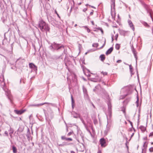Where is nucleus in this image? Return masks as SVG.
I'll return each mask as SVG.
<instances>
[{"instance_id":"obj_13","label":"nucleus","mask_w":153,"mask_h":153,"mask_svg":"<svg viewBox=\"0 0 153 153\" xmlns=\"http://www.w3.org/2000/svg\"><path fill=\"white\" fill-rule=\"evenodd\" d=\"M113 49V47H111L106 52L105 54L106 55H108L109 54L111 53L112 52Z\"/></svg>"},{"instance_id":"obj_3","label":"nucleus","mask_w":153,"mask_h":153,"mask_svg":"<svg viewBox=\"0 0 153 153\" xmlns=\"http://www.w3.org/2000/svg\"><path fill=\"white\" fill-rule=\"evenodd\" d=\"M109 117L110 118L111 117V114L110 112L109 113ZM107 124L106 126V130L108 131L109 130L110 127H111V120L108 118V116H107Z\"/></svg>"},{"instance_id":"obj_10","label":"nucleus","mask_w":153,"mask_h":153,"mask_svg":"<svg viewBox=\"0 0 153 153\" xmlns=\"http://www.w3.org/2000/svg\"><path fill=\"white\" fill-rule=\"evenodd\" d=\"M45 104H51V103H48V102H44L43 103H40L39 104H32V105H30V106H36V107H39L41 105H43Z\"/></svg>"},{"instance_id":"obj_29","label":"nucleus","mask_w":153,"mask_h":153,"mask_svg":"<svg viewBox=\"0 0 153 153\" xmlns=\"http://www.w3.org/2000/svg\"><path fill=\"white\" fill-rule=\"evenodd\" d=\"M138 102H139V99H138V97H137V100L136 102V106H137V107H138L139 106Z\"/></svg>"},{"instance_id":"obj_7","label":"nucleus","mask_w":153,"mask_h":153,"mask_svg":"<svg viewBox=\"0 0 153 153\" xmlns=\"http://www.w3.org/2000/svg\"><path fill=\"white\" fill-rule=\"evenodd\" d=\"M111 14L112 16V13L114 12L115 10V0H111Z\"/></svg>"},{"instance_id":"obj_40","label":"nucleus","mask_w":153,"mask_h":153,"mask_svg":"<svg viewBox=\"0 0 153 153\" xmlns=\"http://www.w3.org/2000/svg\"><path fill=\"white\" fill-rule=\"evenodd\" d=\"M4 133L7 135V136H8V133L7 131H5L4 132Z\"/></svg>"},{"instance_id":"obj_30","label":"nucleus","mask_w":153,"mask_h":153,"mask_svg":"<svg viewBox=\"0 0 153 153\" xmlns=\"http://www.w3.org/2000/svg\"><path fill=\"white\" fill-rule=\"evenodd\" d=\"M108 108L109 110L110 111V110L111 109V104L110 103H108Z\"/></svg>"},{"instance_id":"obj_57","label":"nucleus","mask_w":153,"mask_h":153,"mask_svg":"<svg viewBox=\"0 0 153 153\" xmlns=\"http://www.w3.org/2000/svg\"><path fill=\"white\" fill-rule=\"evenodd\" d=\"M146 143V142H145V143H144V145H143V146H144V145H145V144Z\"/></svg>"},{"instance_id":"obj_49","label":"nucleus","mask_w":153,"mask_h":153,"mask_svg":"<svg viewBox=\"0 0 153 153\" xmlns=\"http://www.w3.org/2000/svg\"><path fill=\"white\" fill-rule=\"evenodd\" d=\"M91 23H92V24L93 25H94V23L93 21H92V22H91Z\"/></svg>"},{"instance_id":"obj_15","label":"nucleus","mask_w":153,"mask_h":153,"mask_svg":"<svg viewBox=\"0 0 153 153\" xmlns=\"http://www.w3.org/2000/svg\"><path fill=\"white\" fill-rule=\"evenodd\" d=\"M82 89L84 95L86 96H87V92L86 88L84 87V86H83Z\"/></svg>"},{"instance_id":"obj_51","label":"nucleus","mask_w":153,"mask_h":153,"mask_svg":"<svg viewBox=\"0 0 153 153\" xmlns=\"http://www.w3.org/2000/svg\"><path fill=\"white\" fill-rule=\"evenodd\" d=\"M91 7L92 8H95L94 6H91Z\"/></svg>"},{"instance_id":"obj_52","label":"nucleus","mask_w":153,"mask_h":153,"mask_svg":"<svg viewBox=\"0 0 153 153\" xmlns=\"http://www.w3.org/2000/svg\"><path fill=\"white\" fill-rule=\"evenodd\" d=\"M81 4V2H80V3H79L78 4V5H80Z\"/></svg>"},{"instance_id":"obj_1","label":"nucleus","mask_w":153,"mask_h":153,"mask_svg":"<svg viewBox=\"0 0 153 153\" xmlns=\"http://www.w3.org/2000/svg\"><path fill=\"white\" fill-rule=\"evenodd\" d=\"M38 26L42 31H45L47 33L50 31V28L48 25L43 20L39 21Z\"/></svg>"},{"instance_id":"obj_14","label":"nucleus","mask_w":153,"mask_h":153,"mask_svg":"<svg viewBox=\"0 0 153 153\" xmlns=\"http://www.w3.org/2000/svg\"><path fill=\"white\" fill-rule=\"evenodd\" d=\"M14 112L17 114L18 115H20L22 114L24 112V111L22 110H14Z\"/></svg>"},{"instance_id":"obj_9","label":"nucleus","mask_w":153,"mask_h":153,"mask_svg":"<svg viewBox=\"0 0 153 153\" xmlns=\"http://www.w3.org/2000/svg\"><path fill=\"white\" fill-rule=\"evenodd\" d=\"M131 50L134 54V57L136 59V61H137V53L133 46L131 47Z\"/></svg>"},{"instance_id":"obj_36","label":"nucleus","mask_w":153,"mask_h":153,"mask_svg":"<svg viewBox=\"0 0 153 153\" xmlns=\"http://www.w3.org/2000/svg\"><path fill=\"white\" fill-rule=\"evenodd\" d=\"M81 120L82 123H83V124L84 125H85V123L84 120L82 119L81 118Z\"/></svg>"},{"instance_id":"obj_45","label":"nucleus","mask_w":153,"mask_h":153,"mask_svg":"<svg viewBox=\"0 0 153 153\" xmlns=\"http://www.w3.org/2000/svg\"><path fill=\"white\" fill-rule=\"evenodd\" d=\"M97 153H101V151L100 150H99L97 152Z\"/></svg>"},{"instance_id":"obj_25","label":"nucleus","mask_w":153,"mask_h":153,"mask_svg":"<svg viewBox=\"0 0 153 153\" xmlns=\"http://www.w3.org/2000/svg\"><path fill=\"white\" fill-rule=\"evenodd\" d=\"M83 27H84L85 29L87 30V32L89 33L90 32V30L86 26H83Z\"/></svg>"},{"instance_id":"obj_46","label":"nucleus","mask_w":153,"mask_h":153,"mask_svg":"<svg viewBox=\"0 0 153 153\" xmlns=\"http://www.w3.org/2000/svg\"><path fill=\"white\" fill-rule=\"evenodd\" d=\"M102 28L100 27H98L97 28V29L99 30H100V29H101Z\"/></svg>"},{"instance_id":"obj_48","label":"nucleus","mask_w":153,"mask_h":153,"mask_svg":"<svg viewBox=\"0 0 153 153\" xmlns=\"http://www.w3.org/2000/svg\"><path fill=\"white\" fill-rule=\"evenodd\" d=\"M71 153H75V152L74 151H71Z\"/></svg>"},{"instance_id":"obj_24","label":"nucleus","mask_w":153,"mask_h":153,"mask_svg":"<svg viewBox=\"0 0 153 153\" xmlns=\"http://www.w3.org/2000/svg\"><path fill=\"white\" fill-rule=\"evenodd\" d=\"M115 48L117 50H118L120 48V45L118 44H116L115 45Z\"/></svg>"},{"instance_id":"obj_63","label":"nucleus","mask_w":153,"mask_h":153,"mask_svg":"<svg viewBox=\"0 0 153 153\" xmlns=\"http://www.w3.org/2000/svg\"><path fill=\"white\" fill-rule=\"evenodd\" d=\"M62 1V0H61V1Z\"/></svg>"},{"instance_id":"obj_28","label":"nucleus","mask_w":153,"mask_h":153,"mask_svg":"<svg viewBox=\"0 0 153 153\" xmlns=\"http://www.w3.org/2000/svg\"><path fill=\"white\" fill-rule=\"evenodd\" d=\"M98 45V44L97 43H94L92 45V46L94 47L97 48Z\"/></svg>"},{"instance_id":"obj_21","label":"nucleus","mask_w":153,"mask_h":153,"mask_svg":"<svg viewBox=\"0 0 153 153\" xmlns=\"http://www.w3.org/2000/svg\"><path fill=\"white\" fill-rule=\"evenodd\" d=\"M100 58L101 60L103 61L105 59V56L104 55H101L100 56Z\"/></svg>"},{"instance_id":"obj_50","label":"nucleus","mask_w":153,"mask_h":153,"mask_svg":"<svg viewBox=\"0 0 153 153\" xmlns=\"http://www.w3.org/2000/svg\"><path fill=\"white\" fill-rule=\"evenodd\" d=\"M152 34L153 35V27H152Z\"/></svg>"},{"instance_id":"obj_6","label":"nucleus","mask_w":153,"mask_h":153,"mask_svg":"<svg viewBox=\"0 0 153 153\" xmlns=\"http://www.w3.org/2000/svg\"><path fill=\"white\" fill-rule=\"evenodd\" d=\"M4 79L3 74L0 73V84L2 86H5Z\"/></svg>"},{"instance_id":"obj_60","label":"nucleus","mask_w":153,"mask_h":153,"mask_svg":"<svg viewBox=\"0 0 153 153\" xmlns=\"http://www.w3.org/2000/svg\"><path fill=\"white\" fill-rule=\"evenodd\" d=\"M27 138H28V139H29V138H30V137H28Z\"/></svg>"},{"instance_id":"obj_32","label":"nucleus","mask_w":153,"mask_h":153,"mask_svg":"<svg viewBox=\"0 0 153 153\" xmlns=\"http://www.w3.org/2000/svg\"><path fill=\"white\" fill-rule=\"evenodd\" d=\"M149 151L150 152H153V147H151L149 149Z\"/></svg>"},{"instance_id":"obj_39","label":"nucleus","mask_w":153,"mask_h":153,"mask_svg":"<svg viewBox=\"0 0 153 153\" xmlns=\"http://www.w3.org/2000/svg\"><path fill=\"white\" fill-rule=\"evenodd\" d=\"M111 39H112V41L113 42L114 40V35H111Z\"/></svg>"},{"instance_id":"obj_44","label":"nucleus","mask_w":153,"mask_h":153,"mask_svg":"<svg viewBox=\"0 0 153 153\" xmlns=\"http://www.w3.org/2000/svg\"><path fill=\"white\" fill-rule=\"evenodd\" d=\"M93 14V11H92V12H91L90 13V15H92Z\"/></svg>"},{"instance_id":"obj_53","label":"nucleus","mask_w":153,"mask_h":153,"mask_svg":"<svg viewBox=\"0 0 153 153\" xmlns=\"http://www.w3.org/2000/svg\"><path fill=\"white\" fill-rule=\"evenodd\" d=\"M77 26V25L76 24H75V25H74V26L75 27H76Z\"/></svg>"},{"instance_id":"obj_34","label":"nucleus","mask_w":153,"mask_h":153,"mask_svg":"<svg viewBox=\"0 0 153 153\" xmlns=\"http://www.w3.org/2000/svg\"><path fill=\"white\" fill-rule=\"evenodd\" d=\"M118 37V34H116V35L115 36V39L116 40H117Z\"/></svg>"},{"instance_id":"obj_37","label":"nucleus","mask_w":153,"mask_h":153,"mask_svg":"<svg viewBox=\"0 0 153 153\" xmlns=\"http://www.w3.org/2000/svg\"><path fill=\"white\" fill-rule=\"evenodd\" d=\"M134 131H134V132L132 133V134H131V138L133 136V135H134Z\"/></svg>"},{"instance_id":"obj_47","label":"nucleus","mask_w":153,"mask_h":153,"mask_svg":"<svg viewBox=\"0 0 153 153\" xmlns=\"http://www.w3.org/2000/svg\"><path fill=\"white\" fill-rule=\"evenodd\" d=\"M105 41L104 44L102 46L101 48H102L103 47V46H105Z\"/></svg>"},{"instance_id":"obj_19","label":"nucleus","mask_w":153,"mask_h":153,"mask_svg":"<svg viewBox=\"0 0 153 153\" xmlns=\"http://www.w3.org/2000/svg\"><path fill=\"white\" fill-rule=\"evenodd\" d=\"M12 149L13 153H17V149L16 148L15 146H12Z\"/></svg>"},{"instance_id":"obj_35","label":"nucleus","mask_w":153,"mask_h":153,"mask_svg":"<svg viewBox=\"0 0 153 153\" xmlns=\"http://www.w3.org/2000/svg\"><path fill=\"white\" fill-rule=\"evenodd\" d=\"M153 136V132H152L150 133V134H149V137H152Z\"/></svg>"},{"instance_id":"obj_58","label":"nucleus","mask_w":153,"mask_h":153,"mask_svg":"<svg viewBox=\"0 0 153 153\" xmlns=\"http://www.w3.org/2000/svg\"><path fill=\"white\" fill-rule=\"evenodd\" d=\"M92 105H93V106L94 107H95V106H94V105L93 104H92Z\"/></svg>"},{"instance_id":"obj_54","label":"nucleus","mask_w":153,"mask_h":153,"mask_svg":"<svg viewBox=\"0 0 153 153\" xmlns=\"http://www.w3.org/2000/svg\"><path fill=\"white\" fill-rule=\"evenodd\" d=\"M151 144L152 145H153V142H151Z\"/></svg>"},{"instance_id":"obj_26","label":"nucleus","mask_w":153,"mask_h":153,"mask_svg":"<svg viewBox=\"0 0 153 153\" xmlns=\"http://www.w3.org/2000/svg\"><path fill=\"white\" fill-rule=\"evenodd\" d=\"M74 134V132H73V131H71V132H69V133H68L67 134V136H70L72 135V134Z\"/></svg>"},{"instance_id":"obj_8","label":"nucleus","mask_w":153,"mask_h":153,"mask_svg":"<svg viewBox=\"0 0 153 153\" xmlns=\"http://www.w3.org/2000/svg\"><path fill=\"white\" fill-rule=\"evenodd\" d=\"M128 22L129 27L132 29V30L134 31L135 30V28L134 26L132 23V22L129 19L128 20Z\"/></svg>"},{"instance_id":"obj_17","label":"nucleus","mask_w":153,"mask_h":153,"mask_svg":"<svg viewBox=\"0 0 153 153\" xmlns=\"http://www.w3.org/2000/svg\"><path fill=\"white\" fill-rule=\"evenodd\" d=\"M73 116L74 118H77L79 117V114L76 113L75 112H73L72 113Z\"/></svg>"},{"instance_id":"obj_11","label":"nucleus","mask_w":153,"mask_h":153,"mask_svg":"<svg viewBox=\"0 0 153 153\" xmlns=\"http://www.w3.org/2000/svg\"><path fill=\"white\" fill-rule=\"evenodd\" d=\"M29 67L32 69H33L34 70L37 71V67L36 65H34L33 63H30L29 65Z\"/></svg>"},{"instance_id":"obj_4","label":"nucleus","mask_w":153,"mask_h":153,"mask_svg":"<svg viewBox=\"0 0 153 153\" xmlns=\"http://www.w3.org/2000/svg\"><path fill=\"white\" fill-rule=\"evenodd\" d=\"M53 45L54 46V50H58L61 48H64V46L60 44H56L55 42L53 43Z\"/></svg>"},{"instance_id":"obj_20","label":"nucleus","mask_w":153,"mask_h":153,"mask_svg":"<svg viewBox=\"0 0 153 153\" xmlns=\"http://www.w3.org/2000/svg\"><path fill=\"white\" fill-rule=\"evenodd\" d=\"M129 69L131 73V75L132 76V75L133 74V69L131 65H129Z\"/></svg>"},{"instance_id":"obj_43","label":"nucleus","mask_w":153,"mask_h":153,"mask_svg":"<svg viewBox=\"0 0 153 153\" xmlns=\"http://www.w3.org/2000/svg\"><path fill=\"white\" fill-rule=\"evenodd\" d=\"M130 124H131V126L132 127H133V125H132V122H131V121H129Z\"/></svg>"},{"instance_id":"obj_42","label":"nucleus","mask_w":153,"mask_h":153,"mask_svg":"<svg viewBox=\"0 0 153 153\" xmlns=\"http://www.w3.org/2000/svg\"><path fill=\"white\" fill-rule=\"evenodd\" d=\"M100 30L101 32L102 33V34H103V30L102 28L101 29H100Z\"/></svg>"},{"instance_id":"obj_61","label":"nucleus","mask_w":153,"mask_h":153,"mask_svg":"<svg viewBox=\"0 0 153 153\" xmlns=\"http://www.w3.org/2000/svg\"><path fill=\"white\" fill-rule=\"evenodd\" d=\"M131 131H132V129H131Z\"/></svg>"},{"instance_id":"obj_62","label":"nucleus","mask_w":153,"mask_h":153,"mask_svg":"<svg viewBox=\"0 0 153 153\" xmlns=\"http://www.w3.org/2000/svg\"><path fill=\"white\" fill-rule=\"evenodd\" d=\"M0 135H1V134H0Z\"/></svg>"},{"instance_id":"obj_41","label":"nucleus","mask_w":153,"mask_h":153,"mask_svg":"<svg viewBox=\"0 0 153 153\" xmlns=\"http://www.w3.org/2000/svg\"><path fill=\"white\" fill-rule=\"evenodd\" d=\"M87 10V8H84L83 9V11L85 12V11H86Z\"/></svg>"},{"instance_id":"obj_31","label":"nucleus","mask_w":153,"mask_h":153,"mask_svg":"<svg viewBox=\"0 0 153 153\" xmlns=\"http://www.w3.org/2000/svg\"><path fill=\"white\" fill-rule=\"evenodd\" d=\"M101 73L103 75V76L106 75L107 74V72H106L102 71Z\"/></svg>"},{"instance_id":"obj_56","label":"nucleus","mask_w":153,"mask_h":153,"mask_svg":"<svg viewBox=\"0 0 153 153\" xmlns=\"http://www.w3.org/2000/svg\"><path fill=\"white\" fill-rule=\"evenodd\" d=\"M65 65L67 66V65L66 63H65Z\"/></svg>"},{"instance_id":"obj_59","label":"nucleus","mask_w":153,"mask_h":153,"mask_svg":"<svg viewBox=\"0 0 153 153\" xmlns=\"http://www.w3.org/2000/svg\"><path fill=\"white\" fill-rule=\"evenodd\" d=\"M27 138H28V139H29V138H30V137H28Z\"/></svg>"},{"instance_id":"obj_27","label":"nucleus","mask_w":153,"mask_h":153,"mask_svg":"<svg viewBox=\"0 0 153 153\" xmlns=\"http://www.w3.org/2000/svg\"><path fill=\"white\" fill-rule=\"evenodd\" d=\"M9 131H10L9 134L10 135H11V134H12L13 133V130L10 127V129Z\"/></svg>"},{"instance_id":"obj_55","label":"nucleus","mask_w":153,"mask_h":153,"mask_svg":"<svg viewBox=\"0 0 153 153\" xmlns=\"http://www.w3.org/2000/svg\"><path fill=\"white\" fill-rule=\"evenodd\" d=\"M85 5H86V6H88V4H85Z\"/></svg>"},{"instance_id":"obj_2","label":"nucleus","mask_w":153,"mask_h":153,"mask_svg":"<svg viewBox=\"0 0 153 153\" xmlns=\"http://www.w3.org/2000/svg\"><path fill=\"white\" fill-rule=\"evenodd\" d=\"M2 88H3V89L5 92V94L7 96L8 98L9 99L11 102V95L10 94V90L8 89L7 88H6L4 86H2Z\"/></svg>"},{"instance_id":"obj_38","label":"nucleus","mask_w":153,"mask_h":153,"mask_svg":"<svg viewBox=\"0 0 153 153\" xmlns=\"http://www.w3.org/2000/svg\"><path fill=\"white\" fill-rule=\"evenodd\" d=\"M122 62V60H119L117 61V63H120Z\"/></svg>"},{"instance_id":"obj_18","label":"nucleus","mask_w":153,"mask_h":153,"mask_svg":"<svg viewBox=\"0 0 153 153\" xmlns=\"http://www.w3.org/2000/svg\"><path fill=\"white\" fill-rule=\"evenodd\" d=\"M140 128L142 132H144L146 130V128L143 126H141L140 127Z\"/></svg>"},{"instance_id":"obj_12","label":"nucleus","mask_w":153,"mask_h":153,"mask_svg":"<svg viewBox=\"0 0 153 153\" xmlns=\"http://www.w3.org/2000/svg\"><path fill=\"white\" fill-rule=\"evenodd\" d=\"M61 138L62 140H65L66 141H72L73 140L72 138H66L65 136H62Z\"/></svg>"},{"instance_id":"obj_16","label":"nucleus","mask_w":153,"mask_h":153,"mask_svg":"<svg viewBox=\"0 0 153 153\" xmlns=\"http://www.w3.org/2000/svg\"><path fill=\"white\" fill-rule=\"evenodd\" d=\"M71 105L72 109H74V100L72 95H71Z\"/></svg>"},{"instance_id":"obj_5","label":"nucleus","mask_w":153,"mask_h":153,"mask_svg":"<svg viewBox=\"0 0 153 153\" xmlns=\"http://www.w3.org/2000/svg\"><path fill=\"white\" fill-rule=\"evenodd\" d=\"M100 143L102 147H105L107 145L106 140L104 138H102L100 139Z\"/></svg>"},{"instance_id":"obj_22","label":"nucleus","mask_w":153,"mask_h":153,"mask_svg":"<svg viewBox=\"0 0 153 153\" xmlns=\"http://www.w3.org/2000/svg\"><path fill=\"white\" fill-rule=\"evenodd\" d=\"M141 23L144 26H145L146 27H149V25H148L146 22H141Z\"/></svg>"},{"instance_id":"obj_33","label":"nucleus","mask_w":153,"mask_h":153,"mask_svg":"<svg viewBox=\"0 0 153 153\" xmlns=\"http://www.w3.org/2000/svg\"><path fill=\"white\" fill-rule=\"evenodd\" d=\"M55 13H56L57 16L60 19V16H59V14L58 13H57V11H56V10H55Z\"/></svg>"},{"instance_id":"obj_23","label":"nucleus","mask_w":153,"mask_h":153,"mask_svg":"<svg viewBox=\"0 0 153 153\" xmlns=\"http://www.w3.org/2000/svg\"><path fill=\"white\" fill-rule=\"evenodd\" d=\"M49 48L52 51H54V46L53 45V43L51 44V45L49 47Z\"/></svg>"}]
</instances>
